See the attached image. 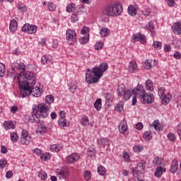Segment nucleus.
Masks as SVG:
<instances>
[{
    "instance_id": "nucleus-29",
    "label": "nucleus",
    "mask_w": 181,
    "mask_h": 181,
    "mask_svg": "<svg viewBox=\"0 0 181 181\" xmlns=\"http://www.w3.org/2000/svg\"><path fill=\"white\" fill-rule=\"evenodd\" d=\"M115 111L117 112H122L124 110V101H119L115 107Z\"/></svg>"
},
{
    "instance_id": "nucleus-21",
    "label": "nucleus",
    "mask_w": 181,
    "mask_h": 181,
    "mask_svg": "<svg viewBox=\"0 0 181 181\" xmlns=\"http://www.w3.org/2000/svg\"><path fill=\"white\" fill-rule=\"evenodd\" d=\"M146 166V162L145 160H141L138 163L136 166V170L139 173H144V170H145V168Z\"/></svg>"
},
{
    "instance_id": "nucleus-44",
    "label": "nucleus",
    "mask_w": 181,
    "mask_h": 181,
    "mask_svg": "<svg viewBox=\"0 0 181 181\" xmlns=\"http://www.w3.org/2000/svg\"><path fill=\"white\" fill-rule=\"evenodd\" d=\"M17 8L18 11H21V12H26V11H28V7L24 4H18Z\"/></svg>"
},
{
    "instance_id": "nucleus-33",
    "label": "nucleus",
    "mask_w": 181,
    "mask_h": 181,
    "mask_svg": "<svg viewBox=\"0 0 181 181\" xmlns=\"http://www.w3.org/2000/svg\"><path fill=\"white\" fill-rule=\"evenodd\" d=\"M4 127L6 129H13V128H15V126H13V123L9 121L4 122Z\"/></svg>"
},
{
    "instance_id": "nucleus-26",
    "label": "nucleus",
    "mask_w": 181,
    "mask_h": 181,
    "mask_svg": "<svg viewBox=\"0 0 181 181\" xmlns=\"http://www.w3.org/2000/svg\"><path fill=\"white\" fill-rule=\"evenodd\" d=\"M163 172H166V168H163L161 166H160L156 169L154 175L156 177H160V176H162Z\"/></svg>"
},
{
    "instance_id": "nucleus-8",
    "label": "nucleus",
    "mask_w": 181,
    "mask_h": 181,
    "mask_svg": "<svg viewBox=\"0 0 181 181\" xmlns=\"http://www.w3.org/2000/svg\"><path fill=\"white\" fill-rule=\"evenodd\" d=\"M22 32L25 33H29L33 35V33H36L37 32V27L36 25H30L29 23H25L21 28Z\"/></svg>"
},
{
    "instance_id": "nucleus-62",
    "label": "nucleus",
    "mask_w": 181,
    "mask_h": 181,
    "mask_svg": "<svg viewBox=\"0 0 181 181\" xmlns=\"http://www.w3.org/2000/svg\"><path fill=\"white\" fill-rule=\"evenodd\" d=\"M177 134L181 140V124L177 126Z\"/></svg>"
},
{
    "instance_id": "nucleus-1",
    "label": "nucleus",
    "mask_w": 181,
    "mask_h": 181,
    "mask_svg": "<svg viewBox=\"0 0 181 181\" xmlns=\"http://www.w3.org/2000/svg\"><path fill=\"white\" fill-rule=\"evenodd\" d=\"M35 84H36V77L33 73L27 72L24 75L18 76V86L22 98L28 97L30 94H33V97H40L42 90L37 86L35 87Z\"/></svg>"
},
{
    "instance_id": "nucleus-28",
    "label": "nucleus",
    "mask_w": 181,
    "mask_h": 181,
    "mask_svg": "<svg viewBox=\"0 0 181 181\" xmlns=\"http://www.w3.org/2000/svg\"><path fill=\"white\" fill-rule=\"evenodd\" d=\"M145 88L148 91H153V83L151 79H148L145 83Z\"/></svg>"
},
{
    "instance_id": "nucleus-35",
    "label": "nucleus",
    "mask_w": 181,
    "mask_h": 181,
    "mask_svg": "<svg viewBox=\"0 0 181 181\" xmlns=\"http://www.w3.org/2000/svg\"><path fill=\"white\" fill-rule=\"evenodd\" d=\"M108 35H110V30L108 28H105L100 30V35L102 37H105L108 36Z\"/></svg>"
},
{
    "instance_id": "nucleus-30",
    "label": "nucleus",
    "mask_w": 181,
    "mask_h": 181,
    "mask_svg": "<svg viewBox=\"0 0 181 181\" xmlns=\"http://www.w3.org/2000/svg\"><path fill=\"white\" fill-rule=\"evenodd\" d=\"M69 90L72 93H76V90H77V82L76 81H72L69 83Z\"/></svg>"
},
{
    "instance_id": "nucleus-15",
    "label": "nucleus",
    "mask_w": 181,
    "mask_h": 181,
    "mask_svg": "<svg viewBox=\"0 0 181 181\" xmlns=\"http://www.w3.org/2000/svg\"><path fill=\"white\" fill-rule=\"evenodd\" d=\"M57 175L60 180L62 179H67L69 177V170L67 169L60 170L58 169L57 170Z\"/></svg>"
},
{
    "instance_id": "nucleus-31",
    "label": "nucleus",
    "mask_w": 181,
    "mask_h": 181,
    "mask_svg": "<svg viewBox=\"0 0 181 181\" xmlns=\"http://www.w3.org/2000/svg\"><path fill=\"white\" fill-rule=\"evenodd\" d=\"M127 129L128 127L126 124L122 123L119 125V132H120V134H125Z\"/></svg>"
},
{
    "instance_id": "nucleus-56",
    "label": "nucleus",
    "mask_w": 181,
    "mask_h": 181,
    "mask_svg": "<svg viewBox=\"0 0 181 181\" xmlns=\"http://www.w3.org/2000/svg\"><path fill=\"white\" fill-rule=\"evenodd\" d=\"M133 149L134 152L139 153V152H142V149H144V147H142V146H134L133 147Z\"/></svg>"
},
{
    "instance_id": "nucleus-54",
    "label": "nucleus",
    "mask_w": 181,
    "mask_h": 181,
    "mask_svg": "<svg viewBox=\"0 0 181 181\" xmlns=\"http://www.w3.org/2000/svg\"><path fill=\"white\" fill-rule=\"evenodd\" d=\"M47 8L49 11H54L56 9V5L52 2L47 3Z\"/></svg>"
},
{
    "instance_id": "nucleus-23",
    "label": "nucleus",
    "mask_w": 181,
    "mask_h": 181,
    "mask_svg": "<svg viewBox=\"0 0 181 181\" xmlns=\"http://www.w3.org/2000/svg\"><path fill=\"white\" fill-rule=\"evenodd\" d=\"M138 70V65L135 61H132L129 65V71L130 73H134Z\"/></svg>"
},
{
    "instance_id": "nucleus-61",
    "label": "nucleus",
    "mask_w": 181,
    "mask_h": 181,
    "mask_svg": "<svg viewBox=\"0 0 181 181\" xmlns=\"http://www.w3.org/2000/svg\"><path fill=\"white\" fill-rule=\"evenodd\" d=\"M87 32H88V27H87V26L83 27L81 30V35H86V33H87Z\"/></svg>"
},
{
    "instance_id": "nucleus-25",
    "label": "nucleus",
    "mask_w": 181,
    "mask_h": 181,
    "mask_svg": "<svg viewBox=\"0 0 181 181\" xmlns=\"http://www.w3.org/2000/svg\"><path fill=\"white\" fill-rule=\"evenodd\" d=\"M133 95H134L133 89H129L127 91H124V95H124L123 99L124 100V101H127L129 100V98H131V97H132Z\"/></svg>"
},
{
    "instance_id": "nucleus-40",
    "label": "nucleus",
    "mask_w": 181,
    "mask_h": 181,
    "mask_svg": "<svg viewBox=\"0 0 181 181\" xmlns=\"http://www.w3.org/2000/svg\"><path fill=\"white\" fill-rule=\"evenodd\" d=\"M153 127H154L156 131H158V132H160V131H162L160 124L157 121L153 122Z\"/></svg>"
},
{
    "instance_id": "nucleus-19",
    "label": "nucleus",
    "mask_w": 181,
    "mask_h": 181,
    "mask_svg": "<svg viewBox=\"0 0 181 181\" xmlns=\"http://www.w3.org/2000/svg\"><path fill=\"white\" fill-rule=\"evenodd\" d=\"M172 30L175 35H181V22L174 23Z\"/></svg>"
},
{
    "instance_id": "nucleus-50",
    "label": "nucleus",
    "mask_w": 181,
    "mask_h": 181,
    "mask_svg": "<svg viewBox=\"0 0 181 181\" xmlns=\"http://www.w3.org/2000/svg\"><path fill=\"white\" fill-rule=\"evenodd\" d=\"M88 36L86 37H82L81 38H79V43H81V45H86V43H87V42H88Z\"/></svg>"
},
{
    "instance_id": "nucleus-5",
    "label": "nucleus",
    "mask_w": 181,
    "mask_h": 181,
    "mask_svg": "<svg viewBox=\"0 0 181 181\" xmlns=\"http://www.w3.org/2000/svg\"><path fill=\"white\" fill-rule=\"evenodd\" d=\"M145 90H144V86L141 85H138L136 88L133 89V98L132 105H135L136 104V98H142L145 94Z\"/></svg>"
},
{
    "instance_id": "nucleus-60",
    "label": "nucleus",
    "mask_w": 181,
    "mask_h": 181,
    "mask_svg": "<svg viewBox=\"0 0 181 181\" xmlns=\"http://www.w3.org/2000/svg\"><path fill=\"white\" fill-rule=\"evenodd\" d=\"M71 21L74 23L77 22V21H78V17L77 16V14H73L71 17Z\"/></svg>"
},
{
    "instance_id": "nucleus-16",
    "label": "nucleus",
    "mask_w": 181,
    "mask_h": 181,
    "mask_svg": "<svg viewBox=\"0 0 181 181\" xmlns=\"http://www.w3.org/2000/svg\"><path fill=\"white\" fill-rule=\"evenodd\" d=\"M155 66H156V60L155 59H148L146 60L144 63V67L147 70H150V69H152V67H155Z\"/></svg>"
},
{
    "instance_id": "nucleus-11",
    "label": "nucleus",
    "mask_w": 181,
    "mask_h": 181,
    "mask_svg": "<svg viewBox=\"0 0 181 181\" xmlns=\"http://www.w3.org/2000/svg\"><path fill=\"white\" fill-rule=\"evenodd\" d=\"M144 103H146L147 104H153V101H155V97L153 93L145 92L141 98Z\"/></svg>"
},
{
    "instance_id": "nucleus-6",
    "label": "nucleus",
    "mask_w": 181,
    "mask_h": 181,
    "mask_svg": "<svg viewBox=\"0 0 181 181\" xmlns=\"http://www.w3.org/2000/svg\"><path fill=\"white\" fill-rule=\"evenodd\" d=\"M15 69H17V70H19L21 73L18 75L17 79L18 81H19V76L21 74L22 76L26 74V73H30L29 71H25L26 70V66H25V64L23 62H20V63H14L12 65V69H11V73L13 74L15 73Z\"/></svg>"
},
{
    "instance_id": "nucleus-4",
    "label": "nucleus",
    "mask_w": 181,
    "mask_h": 181,
    "mask_svg": "<svg viewBox=\"0 0 181 181\" xmlns=\"http://www.w3.org/2000/svg\"><path fill=\"white\" fill-rule=\"evenodd\" d=\"M50 110V107L45 103H40L37 105V108L35 110L38 113V115L41 118H47L49 114L47 113Z\"/></svg>"
},
{
    "instance_id": "nucleus-13",
    "label": "nucleus",
    "mask_w": 181,
    "mask_h": 181,
    "mask_svg": "<svg viewBox=\"0 0 181 181\" xmlns=\"http://www.w3.org/2000/svg\"><path fill=\"white\" fill-rule=\"evenodd\" d=\"M76 30H74V29H67L66 32V40L69 41V42H74V40H76Z\"/></svg>"
},
{
    "instance_id": "nucleus-55",
    "label": "nucleus",
    "mask_w": 181,
    "mask_h": 181,
    "mask_svg": "<svg viewBox=\"0 0 181 181\" xmlns=\"http://www.w3.org/2000/svg\"><path fill=\"white\" fill-rule=\"evenodd\" d=\"M153 46L155 47V49H162V42L156 41L153 42Z\"/></svg>"
},
{
    "instance_id": "nucleus-64",
    "label": "nucleus",
    "mask_w": 181,
    "mask_h": 181,
    "mask_svg": "<svg viewBox=\"0 0 181 181\" xmlns=\"http://www.w3.org/2000/svg\"><path fill=\"white\" fill-rule=\"evenodd\" d=\"M111 145V141L108 139H105L103 146H110Z\"/></svg>"
},
{
    "instance_id": "nucleus-9",
    "label": "nucleus",
    "mask_w": 181,
    "mask_h": 181,
    "mask_svg": "<svg viewBox=\"0 0 181 181\" xmlns=\"http://www.w3.org/2000/svg\"><path fill=\"white\" fill-rule=\"evenodd\" d=\"M132 42H141L142 45H144V43H146V38L145 37V35L141 34V33H136L132 35Z\"/></svg>"
},
{
    "instance_id": "nucleus-48",
    "label": "nucleus",
    "mask_w": 181,
    "mask_h": 181,
    "mask_svg": "<svg viewBox=\"0 0 181 181\" xmlns=\"http://www.w3.org/2000/svg\"><path fill=\"white\" fill-rule=\"evenodd\" d=\"M42 160H49V159H50V154L49 153H43L41 156H40Z\"/></svg>"
},
{
    "instance_id": "nucleus-49",
    "label": "nucleus",
    "mask_w": 181,
    "mask_h": 181,
    "mask_svg": "<svg viewBox=\"0 0 181 181\" xmlns=\"http://www.w3.org/2000/svg\"><path fill=\"white\" fill-rule=\"evenodd\" d=\"M118 95L122 97L125 94V87H119L117 89Z\"/></svg>"
},
{
    "instance_id": "nucleus-47",
    "label": "nucleus",
    "mask_w": 181,
    "mask_h": 181,
    "mask_svg": "<svg viewBox=\"0 0 181 181\" xmlns=\"http://www.w3.org/2000/svg\"><path fill=\"white\" fill-rule=\"evenodd\" d=\"M81 124L83 125V127H87V125H88V117H83L81 120Z\"/></svg>"
},
{
    "instance_id": "nucleus-58",
    "label": "nucleus",
    "mask_w": 181,
    "mask_h": 181,
    "mask_svg": "<svg viewBox=\"0 0 181 181\" xmlns=\"http://www.w3.org/2000/svg\"><path fill=\"white\" fill-rule=\"evenodd\" d=\"M11 139L12 142H16L18 141V134L15 132L11 133Z\"/></svg>"
},
{
    "instance_id": "nucleus-52",
    "label": "nucleus",
    "mask_w": 181,
    "mask_h": 181,
    "mask_svg": "<svg viewBox=\"0 0 181 181\" xmlns=\"http://www.w3.org/2000/svg\"><path fill=\"white\" fill-rule=\"evenodd\" d=\"M167 136L171 142H175L176 141V136H175V134L173 133H169Z\"/></svg>"
},
{
    "instance_id": "nucleus-41",
    "label": "nucleus",
    "mask_w": 181,
    "mask_h": 181,
    "mask_svg": "<svg viewBox=\"0 0 181 181\" xmlns=\"http://www.w3.org/2000/svg\"><path fill=\"white\" fill-rule=\"evenodd\" d=\"M163 161V160L161 158H155L153 160V163L156 166H158L159 165H162Z\"/></svg>"
},
{
    "instance_id": "nucleus-39",
    "label": "nucleus",
    "mask_w": 181,
    "mask_h": 181,
    "mask_svg": "<svg viewBox=\"0 0 181 181\" xmlns=\"http://www.w3.org/2000/svg\"><path fill=\"white\" fill-rule=\"evenodd\" d=\"M38 177H40L41 180H46L47 179V173L45 171H40L38 173Z\"/></svg>"
},
{
    "instance_id": "nucleus-45",
    "label": "nucleus",
    "mask_w": 181,
    "mask_h": 181,
    "mask_svg": "<svg viewBox=\"0 0 181 181\" xmlns=\"http://www.w3.org/2000/svg\"><path fill=\"white\" fill-rule=\"evenodd\" d=\"M61 149L62 148L59 147L56 144L52 145L50 147L51 152H59V151H60Z\"/></svg>"
},
{
    "instance_id": "nucleus-51",
    "label": "nucleus",
    "mask_w": 181,
    "mask_h": 181,
    "mask_svg": "<svg viewBox=\"0 0 181 181\" xmlns=\"http://www.w3.org/2000/svg\"><path fill=\"white\" fill-rule=\"evenodd\" d=\"M144 138L146 139V141H151V139H152V136L151 135V132H144Z\"/></svg>"
},
{
    "instance_id": "nucleus-2",
    "label": "nucleus",
    "mask_w": 181,
    "mask_h": 181,
    "mask_svg": "<svg viewBox=\"0 0 181 181\" xmlns=\"http://www.w3.org/2000/svg\"><path fill=\"white\" fill-rule=\"evenodd\" d=\"M108 70V64L102 63L99 66H94L90 69L88 68L86 72V81L88 84H95L100 81V78L104 74V71Z\"/></svg>"
},
{
    "instance_id": "nucleus-59",
    "label": "nucleus",
    "mask_w": 181,
    "mask_h": 181,
    "mask_svg": "<svg viewBox=\"0 0 181 181\" xmlns=\"http://www.w3.org/2000/svg\"><path fill=\"white\" fill-rule=\"evenodd\" d=\"M122 156L125 162H129V154H128V153L127 152L123 153Z\"/></svg>"
},
{
    "instance_id": "nucleus-7",
    "label": "nucleus",
    "mask_w": 181,
    "mask_h": 181,
    "mask_svg": "<svg viewBox=\"0 0 181 181\" xmlns=\"http://www.w3.org/2000/svg\"><path fill=\"white\" fill-rule=\"evenodd\" d=\"M158 93L162 104H163V105H168V103H170V100H172V95H170V94L165 95V88H158Z\"/></svg>"
},
{
    "instance_id": "nucleus-17",
    "label": "nucleus",
    "mask_w": 181,
    "mask_h": 181,
    "mask_svg": "<svg viewBox=\"0 0 181 181\" xmlns=\"http://www.w3.org/2000/svg\"><path fill=\"white\" fill-rule=\"evenodd\" d=\"M138 11V6L130 5L127 8V12L130 16H136V12Z\"/></svg>"
},
{
    "instance_id": "nucleus-12",
    "label": "nucleus",
    "mask_w": 181,
    "mask_h": 181,
    "mask_svg": "<svg viewBox=\"0 0 181 181\" xmlns=\"http://www.w3.org/2000/svg\"><path fill=\"white\" fill-rule=\"evenodd\" d=\"M40 118H42L40 117L39 113L36 110H33L32 112V114L30 116H29V121L30 122H35V124H40Z\"/></svg>"
},
{
    "instance_id": "nucleus-22",
    "label": "nucleus",
    "mask_w": 181,
    "mask_h": 181,
    "mask_svg": "<svg viewBox=\"0 0 181 181\" xmlns=\"http://www.w3.org/2000/svg\"><path fill=\"white\" fill-rule=\"evenodd\" d=\"M52 59L53 58L50 54L44 55L41 58V62L42 64H49L52 62Z\"/></svg>"
},
{
    "instance_id": "nucleus-10",
    "label": "nucleus",
    "mask_w": 181,
    "mask_h": 181,
    "mask_svg": "<svg viewBox=\"0 0 181 181\" xmlns=\"http://www.w3.org/2000/svg\"><path fill=\"white\" fill-rule=\"evenodd\" d=\"M32 141V137L29 136L28 131L23 130L21 132V142L23 145H28L29 142Z\"/></svg>"
},
{
    "instance_id": "nucleus-14",
    "label": "nucleus",
    "mask_w": 181,
    "mask_h": 181,
    "mask_svg": "<svg viewBox=\"0 0 181 181\" xmlns=\"http://www.w3.org/2000/svg\"><path fill=\"white\" fill-rule=\"evenodd\" d=\"M80 159V155L77 153H73L66 157L67 163H76Z\"/></svg>"
},
{
    "instance_id": "nucleus-27",
    "label": "nucleus",
    "mask_w": 181,
    "mask_h": 181,
    "mask_svg": "<svg viewBox=\"0 0 181 181\" xmlns=\"http://www.w3.org/2000/svg\"><path fill=\"white\" fill-rule=\"evenodd\" d=\"M9 29L11 32H15L18 29V21L16 20H12L9 25Z\"/></svg>"
},
{
    "instance_id": "nucleus-32",
    "label": "nucleus",
    "mask_w": 181,
    "mask_h": 181,
    "mask_svg": "<svg viewBox=\"0 0 181 181\" xmlns=\"http://www.w3.org/2000/svg\"><path fill=\"white\" fill-rule=\"evenodd\" d=\"M102 101L101 99H98L95 100V103H94V107L95 108V110L97 111H100L101 110V107H102Z\"/></svg>"
},
{
    "instance_id": "nucleus-36",
    "label": "nucleus",
    "mask_w": 181,
    "mask_h": 181,
    "mask_svg": "<svg viewBox=\"0 0 181 181\" xmlns=\"http://www.w3.org/2000/svg\"><path fill=\"white\" fill-rule=\"evenodd\" d=\"M104 97L106 101H107L108 103H112V100L114 98V96H112V94L110 93H105L104 94Z\"/></svg>"
},
{
    "instance_id": "nucleus-63",
    "label": "nucleus",
    "mask_w": 181,
    "mask_h": 181,
    "mask_svg": "<svg viewBox=\"0 0 181 181\" xmlns=\"http://www.w3.org/2000/svg\"><path fill=\"white\" fill-rule=\"evenodd\" d=\"M165 2L170 7H172L175 5V0H165Z\"/></svg>"
},
{
    "instance_id": "nucleus-46",
    "label": "nucleus",
    "mask_w": 181,
    "mask_h": 181,
    "mask_svg": "<svg viewBox=\"0 0 181 181\" xmlns=\"http://www.w3.org/2000/svg\"><path fill=\"white\" fill-rule=\"evenodd\" d=\"M5 75V64L0 63V77H4Z\"/></svg>"
},
{
    "instance_id": "nucleus-43",
    "label": "nucleus",
    "mask_w": 181,
    "mask_h": 181,
    "mask_svg": "<svg viewBox=\"0 0 181 181\" xmlns=\"http://www.w3.org/2000/svg\"><path fill=\"white\" fill-rule=\"evenodd\" d=\"M98 173L101 175V176H104V175H105V168H104L103 165L99 166L98 168Z\"/></svg>"
},
{
    "instance_id": "nucleus-18",
    "label": "nucleus",
    "mask_w": 181,
    "mask_h": 181,
    "mask_svg": "<svg viewBox=\"0 0 181 181\" xmlns=\"http://www.w3.org/2000/svg\"><path fill=\"white\" fill-rule=\"evenodd\" d=\"M58 125L61 128H66L70 125V121L67 120L66 118H59L58 120Z\"/></svg>"
},
{
    "instance_id": "nucleus-42",
    "label": "nucleus",
    "mask_w": 181,
    "mask_h": 181,
    "mask_svg": "<svg viewBox=\"0 0 181 181\" xmlns=\"http://www.w3.org/2000/svg\"><path fill=\"white\" fill-rule=\"evenodd\" d=\"M83 177L86 181L90 180V179H91V172L88 170L85 171L83 174Z\"/></svg>"
},
{
    "instance_id": "nucleus-37",
    "label": "nucleus",
    "mask_w": 181,
    "mask_h": 181,
    "mask_svg": "<svg viewBox=\"0 0 181 181\" xmlns=\"http://www.w3.org/2000/svg\"><path fill=\"white\" fill-rule=\"evenodd\" d=\"M145 29L150 30V32H153L155 30V25L152 22H149L146 24Z\"/></svg>"
},
{
    "instance_id": "nucleus-57",
    "label": "nucleus",
    "mask_w": 181,
    "mask_h": 181,
    "mask_svg": "<svg viewBox=\"0 0 181 181\" xmlns=\"http://www.w3.org/2000/svg\"><path fill=\"white\" fill-rule=\"evenodd\" d=\"M104 45L101 42H96L95 45V50H101L103 49Z\"/></svg>"
},
{
    "instance_id": "nucleus-34",
    "label": "nucleus",
    "mask_w": 181,
    "mask_h": 181,
    "mask_svg": "<svg viewBox=\"0 0 181 181\" xmlns=\"http://www.w3.org/2000/svg\"><path fill=\"white\" fill-rule=\"evenodd\" d=\"M76 8V4L74 3L69 4L66 7V11L70 13V12H73Z\"/></svg>"
},
{
    "instance_id": "nucleus-38",
    "label": "nucleus",
    "mask_w": 181,
    "mask_h": 181,
    "mask_svg": "<svg viewBox=\"0 0 181 181\" xmlns=\"http://www.w3.org/2000/svg\"><path fill=\"white\" fill-rule=\"evenodd\" d=\"M47 104H52L54 102V97L52 95H47L45 98Z\"/></svg>"
},
{
    "instance_id": "nucleus-24",
    "label": "nucleus",
    "mask_w": 181,
    "mask_h": 181,
    "mask_svg": "<svg viewBox=\"0 0 181 181\" xmlns=\"http://www.w3.org/2000/svg\"><path fill=\"white\" fill-rule=\"evenodd\" d=\"M47 130V129L46 128V126H45V124H40L37 129V134H40V135H45V134H46Z\"/></svg>"
},
{
    "instance_id": "nucleus-3",
    "label": "nucleus",
    "mask_w": 181,
    "mask_h": 181,
    "mask_svg": "<svg viewBox=\"0 0 181 181\" xmlns=\"http://www.w3.org/2000/svg\"><path fill=\"white\" fill-rule=\"evenodd\" d=\"M107 16H118L122 13V5L118 3H115L108 5L104 11Z\"/></svg>"
},
{
    "instance_id": "nucleus-53",
    "label": "nucleus",
    "mask_w": 181,
    "mask_h": 181,
    "mask_svg": "<svg viewBox=\"0 0 181 181\" xmlns=\"http://www.w3.org/2000/svg\"><path fill=\"white\" fill-rule=\"evenodd\" d=\"M7 164L8 161L6 160V159L1 158L0 160V168H1V169H4V168H5V166H6Z\"/></svg>"
},
{
    "instance_id": "nucleus-20",
    "label": "nucleus",
    "mask_w": 181,
    "mask_h": 181,
    "mask_svg": "<svg viewBox=\"0 0 181 181\" xmlns=\"http://www.w3.org/2000/svg\"><path fill=\"white\" fill-rule=\"evenodd\" d=\"M177 168H179L177 160H174L171 163L170 172L173 174L176 173V172H177Z\"/></svg>"
}]
</instances>
